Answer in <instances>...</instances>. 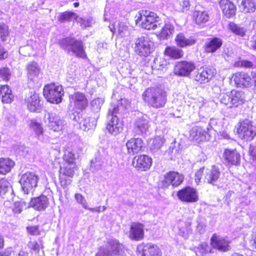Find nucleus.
<instances>
[{
	"instance_id": "29",
	"label": "nucleus",
	"mask_w": 256,
	"mask_h": 256,
	"mask_svg": "<svg viewBox=\"0 0 256 256\" xmlns=\"http://www.w3.org/2000/svg\"><path fill=\"white\" fill-rule=\"evenodd\" d=\"M230 100L229 108H237L244 102V94L241 91L232 90L230 92Z\"/></svg>"
},
{
	"instance_id": "46",
	"label": "nucleus",
	"mask_w": 256,
	"mask_h": 256,
	"mask_svg": "<svg viewBox=\"0 0 256 256\" xmlns=\"http://www.w3.org/2000/svg\"><path fill=\"white\" fill-rule=\"evenodd\" d=\"M104 102V100L102 98H96L92 100L91 102L92 110L95 112H98Z\"/></svg>"
},
{
	"instance_id": "28",
	"label": "nucleus",
	"mask_w": 256,
	"mask_h": 256,
	"mask_svg": "<svg viewBox=\"0 0 256 256\" xmlns=\"http://www.w3.org/2000/svg\"><path fill=\"white\" fill-rule=\"evenodd\" d=\"M222 40L219 38H213L208 40L204 44L205 52L213 53L219 49L222 46Z\"/></svg>"
},
{
	"instance_id": "30",
	"label": "nucleus",
	"mask_w": 256,
	"mask_h": 256,
	"mask_svg": "<svg viewBox=\"0 0 256 256\" xmlns=\"http://www.w3.org/2000/svg\"><path fill=\"white\" fill-rule=\"evenodd\" d=\"M74 119L78 122L80 128L84 131L93 129L96 126V121L94 118L86 116L80 118L78 116V119L76 117H74Z\"/></svg>"
},
{
	"instance_id": "8",
	"label": "nucleus",
	"mask_w": 256,
	"mask_h": 256,
	"mask_svg": "<svg viewBox=\"0 0 256 256\" xmlns=\"http://www.w3.org/2000/svg\"><path fill=\"white\" fill-rule=\"evenodd\" d=\"M38 176L32 172H28L22 175L20 180L22 191L26 194L32 192L38 186Z\"/></svg>"
},
{
	"instance_id": "49",
	"label": "nucleus",
	"mask_w": 256,
	"mask_h": 256,
	"mask_svg": "<svg viewBox=\"0 0 256 256\" xmlns=\"http://www.w3.org/2000/svg\"><path fill=\"white\" fill-rule=\"evenodd\" d=\"M76 21L80 24L82 28H86L92 24L90 17H74Z\"/></svg>"
},
{
	"instance_id": "56",
	"label": "nucleus",
	"mask_w": 256,
	"mask_h": 256,
	"mask_svg": "<svg viewBox=\"0 0 256 256\" xmlns=\"http://www.w3.org/2000/svg\"><path fill=\"white\" fill-rule=\"evenodd\" d=\"M0 97L2 102L6 104L10 103L14 100V96L12 92L5 96H2Z\"/></svg>"
},
{
	"instance_id": "43",
	"label": "nucleus",
	"mask_w": 256,
	"mask_h": 256,
	"mask_svg": "<svg viewBox=\"0 0 256 256\" xmlns=\"http://www.w3.org/2000/svg\"><path fill=\"white\" fill-rule=\"evenodd\" d=\"M130 28L126 26L124 23L118 24V36L122 38H127L130 34Z\"/></svg>"
},
{
	"instance_id": "47",
	"label": "nucleus",
	"mask_w": 256,
	"mask_h": 256,
	"mask_svg": "<svg viewBox=\"0 0 256 256\" xmlns=\"http://www.w3.org/2000/svg\"><path fill=\"white\" fill-rule=\"evenodd\" d=\"M11 188L10 182L5 179L0 180V196H3Z\"/></svg>"
},
{
	"instance_id": "11",
	"label": "nucleus",
	"mask_w": 256,
	"mask_h": 256,
	"mask_svg": "<svg viewBox=\"0 0 256 256\" xmlns=\"http://www.w3.org/2000/svg\"><path fill=\"white\" fill-rule=\"evenodd\" d=\"M176 196L179 200L184 202L194 203L198 200L197 190L190 186H186L178 190Z\"/></svg>"
},
{
	"instance_id": "23",
	"label": "nucleus",
	"mask_w": 256,
	"mask_h": 256,
	"mask_svg": "<svg viewBox=\"0 0 256 256\" xmlns=\"http://www.w3.org/2000/svg\"><path fill=\"white\" fill-rule=\"evenodd\" d=\"M70 102L74 104V106L79 109L85 108L88 106V100L84 94L80 92H76L70 96Z\"/></svg>"
},
{
	"instance_id": "33",
	"label": "nucleus",
	"mask_w": 256,
	"mask_h": 256,
	"mask_svg": "<svg viewBox=\"0 0 256 256\" xmlns=\"http://www.w3.org/2000/svg\"><path fill=\"white\" fill-rule=\"evenodd\" d=\"M137 24L147 30L155 29L157 27L156 20L154 17H138L136 20Z\"/></svg>"
},
{
	"instance_id": "55",
	"label": "nucleus",
	"mask_w": 256,
	"mask_h": 256,
	"mask_svg": "<svg viewBox=\"0 0 256 256\" xmlns=\"http://www.w3.org/2000/svg\"><path fill=\"white\" fill-rule=\"evenodd\" d=\"M206 169L204 168H202L198 170L195 174V181L198 184L200 182L203 175L204 176V171Z\"/></svg>"
},
{
	"instance_id": "60",
	"label": "nucleus",
	"mask_w": 256,
	"mask_h": 256,
	"mask_svg": "<svg viewBox=\"0 0 256 256\" xmlns=\"http://www.w3.org/2000/svg\"><path fill=\"white\" fill-rule=\"evenodd\" d=\"M249 246L252 250H256V232L254 234L252 239L250 240Z\"/></svg>"
},
{
	"instance_id": "38",
	"label": "nucleus",
	"mask_w": 256,
	"mask_h": 256,
	"mask_svg": "<svg viewBox=\"0 0 256 256\" xmlns=\"http://www.w3.org/2000/svg\"><path fill=\"white\" fill-rule=\"evenodd\" d=\"M29 126L30 129L34 132L37 138L40 139L44 132V130L42 124L36 120L32 119L30 120Z\"/></svg>"
},
{
	"instance_id": "58",
	"label": "nucleus",
	"mask_w": 256,
	"mask_h": 256,
	"mask_svg": "<svg viewBox=\"0 0 256 256\" xmlns=\"http://www.w3.org/2000/svg\"><path fill=\"white\" fill-rule=\"evenodd\" d=\"M10 92H12V90L8 85H4L0 88V96Z\"/></svg>"
},
{
	"instance_id": "19",
	"label": "nucleus",
	"mask_w": 256,
	"mask_h": 256,
	"mask_svg": "<svg viewBox=\"0 0 256 256\" xmlns=\"http://www.w3.org/2000/svg\"><path fill=\"white\" fill-rule=\"evenodd\" d=\"M152 164V160L146 155L135 156L132 161V165L138 170L143 172L148 170Z\"/></svg>"
},
{
	"instance_id": "31",
	"label": "nucleus",
	"mask_w": 256,
	"mask_h": 256,
	"mask_svg": "<svg viewBox=\"0 0 256 256\" xmlns=\"http://www.w3.org/2000/svg\"><path fill=\"white\" fill-rule=\"evenodd\" d=\"M175 42L179 47L185 48L194 45L196 44V40L192 36L187 38L183 33L180 32L176 35Z\"/></svg>"
},
{
	"instance_id": "17",
	"label": "nucleus",
	"mask_w": 256,
	"mask_h": 256,
	"mask_svg": "<svg viewBox=\"0 0 256 256\" xmlns=\"http://www.w3.org/2000/svg\"><path fill=\"white\" fill-rule=\"evenodd\" d=\"M150 122L146 115L141 114L138 116L134 123V128L138 134H146L150 127Z\"/></svg>"
},
{
	"instance_id": "61",
	"label": "nucleus",
	"mask_w": 256,
	"mask_h": 256,
	"mask_svg": "<svg viewBox=\"0 0 256 256\" xmlns=\"http://www.w3.org/2000/svg\"><path fill=\"white\" fill-rule=\"evenodd\" d=\"M206 247L207 245L205 244H203L200 245V246L197 248V250L196 251V254H198V252L201 254L206 252L207 251L206 249Z\"/></svg>"
},
{
	"instance_id": "3",
	"label": "nucleus",
	"mask_w": 256,
	"mask_h": 256,
	"mask_svg": "<svg viewBox=\"0 0 256 256\" xmlns=\"http://www.w3.org/2000/svg\"><path fill=\"white\" fill-rule=\"evenodd\" d=\"M58 44L68 54L72 53L76 57L82 58L86 57L84 43L80 40L72 36H68L60 40Z\"/></svg>"
},
{
	"instance_id": "24",
	"label": "nucleus",
	"mask_w": 256,
	"mask_h": 256,
	"mask_svg": "<svg viewBox=\"0 0 256 256\" xmlns=\"http://www.w3.org/2000/svg\"><path fill=\"white\" fill-rule=\"evenodd\" d=\"M220 175V169L216 166H212L211 168L206 169L204 180L208 184L214 185L218 180Z\"/></svg>"
},
{
	"instance_id": "35",
	"label": "nucleus",
	"mask_w": 256,
	"mask_h": 256,
	"mask_svg": "<svg viewBox=\"0 0 256 256\" xmlns=\"http://www.w3.org/2000/svg\"><path fill=\"white\" fill-rule=\"evenodd\" d=\"M14 162L9 158H0V174H5L14 166Z\"/></svg>"
},
{
	"instance_id": "45",
	"label": "nucleus",
	"mask_w": 256,
	"mask_h": 256,
	"mask_svg": "<svg viewBox=\"0 0 256 256\" xmlns=\"http://www.w3.org/2000/svg\"><path fill=\"white\" fill-rule=\"evenodd\" d=\"M9 37L8 27L4 22H0V38L1 40L4 42Z\"/></svg>"
},
{
	"instance_id": "9",
	"label": "nucleus",
	"mask_w": 256,
	"mask_h": 256,
	"mask_svg": "<svg viewBox=\"0 0 256 256\" xmlns=\"http://www.w3.org/2000/svg\"><path fill=\"white\" fill-rule=\"evenodd\" d=\"M46 122L48 128L54 132H59L65 128L66 121L54 112H48L46 115Z\"/></svg>"
},
{
	"instance_id": "10",
	"label": "nucleus",
	"mask_w": 256,
	"mask_h": 256,
	"mask_svg": "<svg viewBox=\"0 0 256 256\" xmlns=\"http://www.w3.org/2000/svg\"><path fill=\"white\" fill-rule=\"evenodd\" d=\"M123 246L116 240H110L106 246L101 248L96 256H114L120 254Z\"/></svg>"
},
{
	"instance_id": "25",
	"label": "nucleus",
	"mask_w": 256,
	"mask_h": 256,
	"mask_svg": "<svg viewBox=\"0 0 256 256\" xmlns=\"http://www.w3.org/2000/svg\"><path fill=\"white\" fill-rule=\"evenodd\" d=\"M232 78L237 86L248 87L251 85V78L246 73L236 72L234 74Z\"/></svg>"
},
{
	"instance_id": "5",
	"label": "nucleus",
	"mask_w": 256,
	"mask_h": 256,
	"mask_svg": "<svg viewBox=\"0 0 256 256\" xmlns=\"http://www.w3.org/2000/svg\"><path fill=\"white\" fill-rule=\"evenodd\" d=\"M135 52L140 56H148L154 49V44L147 35L142 36L134 40Z\"/></svg>"
},
{
	"instance_id": "14",
	"label": "nucleus",
	"mask_w": 256,
	"mask_h": 256,
	"mask_svg": "<svg viewBox=\"0 0 256 256\" xmlns=\"http://www.w3.org/2000/svg\"><path fill=\"white\" fill-rule=\"evenodd\" d=\"M184 180V176L175 172H170L166 174L162 181V186L168 188L170 186L176 187L180 185Z\"/></svg>"
},
{
	"instance_id": "54",
	"label": "nucleus",
	"mask_w": 256,
	"mask_h": 256,
	"mask_svg": "<svg viewBox=\"0 0 256 256\" xmlns=\"http://www.w3.org/2000/svg\"><path fill=\"white\" fill-rule=\"evenodd\" d=\"M230 92L223 94L220 96V102L224 105H230Z\"/></svg>"
},
{
	"instance_id": "51",
	"label": "nucleus",
	"mask_w": 256,
	"mask_h": 256,
	"mask_svg": "<svg viewBox=\"0 0 256 256\" xmlns=\"http://www.w3.org/2000/svg\"><path fill=\"white\" fill-rule=\"evenodd\" d=\"M11 76L10 70L8 68H3L0 69V78L5 81L10 80Z\"/></svg>"
},
{
	"instance_id": "7",
	"label": "nucleus",
	"mask_w": 256,
	"mask_h": 256,
	"mask_svg": "<svg viewBox=\"0 0 256 256\" xmlns=\"http://www.w3.org/2000/svg\"><path fill=\"white\" fill-rule=\"evenodd\" d=\"M43 93L48 102L53 104H59L62 100L64 90L62 86H56L52 84L44 86Z\"/></svg>"
},
{
	"instance_id": "42",
	"label": "nucleus",
	"mask_w": 256,
	"mask_h": 256,
	"mask_svg": "<svg viewBox=\"0 0 256 256\" xmlns=\"http://www.w3.org/2000/svg\"><path fill=\"white\" fill-rule=\"evenodd\" d=\"M241 6L244 12H254L256 9V0H243Z\"/></svg>"
},
{
	"instance_id": "57",
	"label": "nucleus",
	"mask_w": 256,
	"mask_h": 256,
	"mask_svg": "<svg viewBox=\"0 0 256 256\" xmlns=\"http://www.w3.org/2000/svg\"><path fill=\"white\" fill-rule=\"evenodd\" d=\"M208 17H193V21L199 26H203V24L208 20Z\"/></svg>"
},
{
	"instance_id": "26",
	"label": "nucleus",
	"mask_w": 256,
	"mask_h": 256,
	"mask_svg": "<svg viewBox=\"0 0 256 256\" xmlns=\"http://www.w3.org/2000/svg\"><path fill=\"white\" fill-rule=\"evenodd\" d=\"M126 146L128 154L134 155L142 150L143 147V142L142 139L139 138H131L127 142Z\"/></svg>"
},
{
	"instance_id": "34",
	"label": "nucleus",
	"mask_w": 256,
	"mask_h": 256,
	"mask_svg": "<svg viewBox=\"0 0 256 256\" xmlns=\"http://www.w3.org/2000/svg\"><path fill=\"white\" fill-rule=\"evenodd\" d=\"M192 222L190 220L181 221L179 223V231L178 234L184 237V238H188L189 234L192 232L191 228Z\"/></svg>"
},
{
	"instance_id": "4",
	"label": "nucleus",
	"mask_w": 256,
	"mask_h": 256,
	"mask_svg": "<svg viewBox=\"0 0 256 256\" xmlns=\"http://www.w3.org/2000/svg\"><path fill=\"white\" fill-rule=\"evenodd\" d=\"M120 108H122V105L112 104L108 108V118L110 121L108 124L106 128L108 132L112 134L116 135L120 133L123 130L122 124L120 121L117 116Z\"/></svg>"
},
{
	"instance_id": "40",
	"label": "nucleus",
	"mask_w": 256,
	"mask_h": 256,
	"mask_svg": "<svg viewBox=\"0 0 256 256\" xmlns=\"http://www.w3.org/2000/svg\"><path fill=\"white\" fill-rule=\"evenodd\" d=\"M164 140L160 136H156L150 140V146L151 151L153 152L158 151L162 146Z\"/></svg>"
},
{
	"instance_id": "18",
	"label": "nucleus",
	"mask_w": 256,
	"mask_h": 256,
	"mask_svg": "<svg viewBox=\"0 0 256 256\" xmlns=\"http://www.w3.org/2000/svg\"><path fill=\"white\" fill-rule=\"evenodd\" d=\"M144 228L143 224L133 222L131 224L128 237L132 240L139 241L144 238Z\"/></svg>"
},
{
	"instance_id": "37",
	"label": "nucleus",
	"mask_w": 256,
	"mask_h": 256,
	"mask_svg": "<svg viewBox=\"0 0 256 256\" xmlns=\"http://www.w3.org/2000/svg\"><path fill=\"white\" fill-rule=\"evenodd\" d=\"M168 62L162 58H154L151 68L152 70H164L166 69Z\"/></svg>"
},
{
	"instance_id": "12",
	"label": "nucleus",
	"mask_w": 256,
	"mask_h": 256,
	"mask_svg": "<svg viewBox=\"0 0 256 256\" xmlns=\"http://www.w3.org/2000/svg\"><path fill=\"white\" fill-rule=\"evenodd\" d=\"M138 256H161L160 249L152 244H141L137 247Z\"/></svg>"
},
{
	"instance_id": "32",
	"label": "nucleus",
	"mask_w": 256,
	"mask_h": 256,
	"mask_svg": "<svg viewBox=\"0 0 256 256\" xmlns=\"http://www.w3.org/2000/svg\"><path fill=\"white\" fill-rule=\"evenodd\" d=\"M220 6L223 14L226 16L235 15L236 8L234 4L229 0H220Z\"/></svg>"
},
{
	"instance_id": "41",
	"label": "nucleus",
	"mask_w": 256,
	"mask_h": 256,
	"mask_svg": "<svg viewBox=\"0 0 256 256\" xmlns=\"http://www.w3.org/2000/svg\"><path fill=\"white\" fill-rule=\"evenodd\" d=\"M174 31V27L171 24H166L162 28L160 34V39H168L170 38Z\"/></svg>"
},
{
	"instance_id": "48",
	"label": "nucleus",
	"mask_w": 256,
	"mask_h": 256,
	"mask_svg": "<svg viewBox=\"0 0 256 256\" xmlns=\"http://www.w3.org/2000/svg\"><path fill=\"white\" fill-rule=\"evenodd\" d=\"M28 207L26 203L24 201H18L14 204L12 208V210L14 214H20L23 208Z\"/></svg>"
},
{
	"instance_id": "64",
	"label": "nucleus",
	"mask_w": 256,
	"mask_h": 256,
	"mask_svg": "<svg viewBox=\"0 0 256 256\" xmlns=\"http://www.w3.org/2000/svg\"><path fill=\"white\" fill-rule=\"evenodd\" d=\"M7 52L2 46L0 45V59L7 57Z\"/></svg>"
},
{
	"instance_id": "22",
	"label": "nucleus",
	"mask_w": 256,
	"mask_h": 256,
	"mask_svg": "<svg viewBox=\"0 0 256 256\" xmlns=\"http://www.w3.org/2000/svg\"><path fill=\"white\" fill-rule=\"evenodd\" d=\"M30 96L26 100L28 108L32 112H37L42 108L39 95L33 92H30Z\"/></svg>"
},
{
	"instance_id": "52",
	"label": "nucleus",
	"mask_w": 256,
	"mask_h": 256,
	"mask_svg": "<svg viewBox=\"0 0 256 256\" xmlns=\"http://www.w3.org/2000/svg\"><path fill=\"white\" fill-rule=\"evenodd\" d=\"M74 198L76 202L81 204L84 208H88V205L86 200L82 194H76Z\"/></svg>"
},
{
	"instance_id": "13",
	"label": "nucleus",
	"mask_w": 256,
	"mask_h": 256,
	"mask_svg": "<svg viewBox=\"0 0 256 256\" xmlns=\"http://www.w3.org/2000/svg\"><path fill=\"white\" fill-rule=\"evenodd\" d=\"M216 73V70L210 68H200L193 76L195 80L202 84L208 82Z\"/></svg>"
},
{
	"instance_id": "20",
	"label": "nucleus",
	"mask_w": 256,
	"mask_h": 256,
	"mask_svg": "<svg viewBox=\"0 0 256 256\" xmlns=\"http://www.w3.org/2000/svg\"><path fill=\"white\" fill-rule=\"evenodd\" d=\"M210 240L212 246L219 251L225 252L230 250V242L222 236L214 234Z\"/></svg>"
},
{
	"instance_id": "6",
	"label": "nucleus",
	"mask_w": 256,
	"mask_h": 256,
	"mask_svg": "<svg viewBox=\"0 0 256 256\" xmlns=\"http://www.w3.org/2000/svg\"><path fill=\"white\" fill-rule=\"evenodd\" d=\"M237 133L240 138L250 140L256 134L252 121L249 118L240 120L237 124Z\"/></svg>"
},
{
	"instance_id": "27",
	"label": "nucleus",
	"mask_w": 256,
	"mask_h": 256,
	"mask_svg": "<svg viewBox=\"0 0 256 256\" xmlns=\"http://www.w3.org/2000/svg\"><path fill=\"white\" fill-rule=\"evenodd\" d=\"M30 206L38 210H45L49 204L48 198L42 195L38 197L32 198Z\"/></svg>"
},
{
	"instance_id": "50",
	"label": "nucleus",
	"mask_w": 256,
	"mask_h": 256,
	"mask_svg": "<svg viewBox=\"0 0 256 256\" xmlns=\"http://www.w3.org/2000/svg\"><path fill=\"white\" fill-rule=\"evenodd\" d=\"M27 246L30 250L32 254H38L40 252V246L37 242L34 240L29 241L28 242Z\"/></svg>"
},
{
	"instance_id": "1",
	"label": "nucleus",
	"mask_w": 256,
	"mask_h": 256,
	"mask_svg": "<svg viewBox=\"0 0 256 256\" xmlns=\"http://www.w3.org/2000/svg\"><path fill=\"white\" fill-rule=\"evenodd\" d=\"M79 157L77 153L73 151L66 150L63 156L64 162L60 166L59 180L64 188L70 185L77 166L75 160Z\"/></svg>"
},
{
	"instance_id": "63",
	"label": "nucleus",
	"mask_w": 256,
	"mask_h": 256,
	"mask_svg": "<svg viewBox=\"0 0 256 256\" xmlns=\"http://www.w3.org/2000/svg\"><path fill=\"white\" fill-rule=\"evenodd\" d=\"M12 248H8L4 252H0V256H12Z\"/></svg>"
},
{
	"instance_id": "59",
	"label": "nucleus",
	"mask_w": 256,
	"mask_h": 256,
	"mask_svg": "<svg viewBox=\"0 0 256 256\" xmlns=\"http://www.w3.org/2000/svg\"><path fill=\"white\" fill-rule=\"evenodd\" d=\"M28 232L32 235H38L39 234V230L38 226H28L27 228Z\"/></svg>"
},
{
	"instance_id": "2",
	"label": "nucleus",
	"mask_w": 256,
	"mask_h": 256,
	"mask_svg": "<svg viewBox=\"0 0 256 256\" xmlns=\"http://www.w3.org/2000/svg\"><path fill=\"white\" fill-rule=\"evenodd\" d=\"M142 96L144 102L155 108H163L167 101L166 92L160 88H148Z\"/></svg>"
},
{
	"instance_id": "15",
	"label": "nucleus",
	"mask_w": 256,
	"mask_h": 256,
	"mask_svg": "<svg viewBox=\"0 0 256 256\" xmlns=\"http://www.w3.org/2000/svg\"><path fill=\"white\" fill-rule=\"evenodd\" d=\"M206 130L200 126H194L190 131V138L198 142L208 141L210 139V136L208 132L209 128H207Z\"/></svg>"
},
{
	"instance_id": "44",
	"label": "nucleus",
	"mask_w": 256,
	"mask_h": 256,
	"mask_svg": "<svg viewBox=\"0 0 256 256\" xmlns=\"http://www.w3.org/2000/svg\"><path fill=\"white\" fill-rule=\"evenodd\" d=\"M228 28L234 34L240 36H244L245 35L246 30L243 28H242L234 22H230L228 24Z\"/></svg>"
},
{
	"instance_id": "16",
	"label": "nucleus",
	"mask_w": 256,
	"mask_h": 256,
	"mask_svg": "<svg viewBox=\"0 0 256 256\" xmlns=\"http://www.w3.org/2000/svg\"><path fill=\"white\" fill-rule=\"evenodd\" d=\"M196 68L194 63L182 61L176 63L174 68V73L179 76H186Z\"/></svg>"
},
{
	"instance_id": "39",
	"label": "nucleus",
	"mask_w": 256,
	"mask_h": 256,
	"mask_svg": "<svg viewBox=\"0 0 256 256\" xmlns=\"http://www.w3.org/2000/svg\"><path fill=\"white\" fill-rule=\"evenodd\" d=\"M164 52L166 55L174 58H180L184 55L183 50L176 47H167Z\"/></svg>"
},
{
	"instance_id": "62",
	"label": "nucleus",
	"mask_w": 256,
	"mask_h": 256,
	"mask_svg": "<svg viewBox=\"0 0 256 256\" xmlns=\"http://www.w3.org/2000/svg\"><path fill=\"white\" fill-rule=\"evenodd\" d=\"M196 230L200 233H203L204 231L205 225L201 222L197 221Z\"/></svg>"
},
{
	"instance_id": "36",
	"label": "nucleus",
	"mask_w": 256,
	"mask_h": 256,
	"mask_svg": "<svg viewBox=\"0 0 256 256\" xmlns=\"http://www.w3.org/2000/svg\"><path fill=\"white\" fill-rule=\"evenodd\" d=\"M27 70L28 78L30 80H32L34 78L38 76L40 68L36 62L32 61L28 64Z\"/></svg>"
},
{
	"instance_id": "21",
	"label": "nucleus",
	"mask_w": 256,
	"mask_h": 256,
	"mask_svg": "<svg viewBox=\"0 0 256 256\" xmlns=\"http://www.w3.org/2000/svg\"><path fill=\"white\" fill-rule=\"evenodd\" d=\"M222 157L224 162L228 166L238 165L240 163V156L236 150L226 149Z\"/></svg>"
},
{
	"instance_id": "53",
	"label": "nucleus",
	"mask_w": 256,
	"mask_h": 256,
	"mask_svg": "<svg viewBox=\"0 0 256 256\" xmlns=\"http://www.w3.org/2000/svg\"><path fill=\"white\" fill-rule=\"evenodd\" d=\"M234 66L236 67H244L246 68H251L253 66L252 63L247 60H242L236 62Z\"/></svg>"
}]
</instances>
